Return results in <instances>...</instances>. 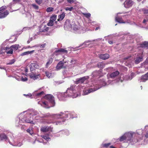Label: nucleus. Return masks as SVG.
<instances>
[{
	"instance_id": "47",
	"label": "nucleus",
	"mask_w": 148,
	"mask_h": 148,
	"mask_svg": "<svg viewBox=\"0 0 148 148\" xmlns=\"http://www.w3.org/2000/svg\"><path fill=\"white\" fill-rule=\"evenodd\" d=\"M33 28V27H24L22 30V31H25L26 30H29L31 29H32Z\"/></svg>"
},
{
	"instance_id": "48",
	"label": "nucleus",
	"mask_w": 148,
	"mask_h": 148,
	"mask_svg": "<svg viewBox=\"0 0 148 148\" xmlns=\"http://www.w3.org/2000/svg\"><path fill=\"white\" fill-rule=\"evenodd\" d=\"M140 11H143L145 14H148V9L142 8L140 10Z\"/></svg>"
},
{
	"instance_id": "49",
	"label": "nucleus",
	"mask_w": 148,
	"mask_h": 148,
	"mask_svg": "<svg viewBox=\"0 0 148 148\" xmlns=\"http://www.w3.org/2000/svg\"><path fill=\"white\" fill-rule=\"evenodd\" d=\"M6 51V47L1 48V50H0V54H4Z\"/></svg>"
},
{
	"instance_id": "52",
	"label": "nucleus",
	"mask_w": 148,
	"mask_h": 148,
	"mask_svg": "<svg viewBox=\"0 0 148 148\" xmlns=\"http://www.w3.org/2000/svg\"><path fill=\"white\" fill-rule=\"evenodd\" d=\"M53 8L52 7H48L47 8L46 11L47 12H50L53 11Z\"/></svg>"
},
{
	"instance_id": "6",
	"label": "nucleus",
	"mask_w": 148,
	"mask_h": 148,
	"mask_svg": "<svg viewBox=\"0 0 148 148\" xmlns=\"http://www.w3.org/2000/svg\"><path fill=\"white\" fill-rule=\"evenodd\" d=\"M68 97L76 98L78 96V94L74 86H72L68 88L66 92Z\"/></svg>"
},
{
	"instance_id": "30",
	"label": "nucleus",
	"mask_w": 148,
	"mask_h": 148,
	"mask_svg": "<svg viewBox=\"0 0 148 148\" xmlns=\"http://www.w3.org/2000/svg\"><path fill=\"white\" fill-rule=\"evenodd\" d=\"M63 68H65V66H64L63 61H60L57 64L56 67V69L57 70H59Z\"/></svg>"
},
{
	"instance_id": "15",
	"label": "nucleus",
	"mask_w": 148,
	"mask_h": 148,
	"mask_svg": "<svg viewBox=\"0 0 148 148\" xmlns=\"http://www.w3.org/2000/svg\"><path fill=\"white\" fill-rule=\"evenodd\" d=\"M11 136H10V138L9 139L8 138L7 136L4 133L1 134H0V141L5 140L7 142H8L10 144V142L12 141L11 137L13 136L12 134L10 133Z\"/></svg>"
},
{
	"instance_id": "51",
	"label": "nucleus",
	"mask_w": 148,
	"mask_h": 148,
	"mask_svg": "<svg viewBox=\"0 0 148 148\" xmlns=\"http://www.w3.org/2000/svg\"><path fill=\"white\" fill-rule=\"evenodd\" d=\"M136 134L138 135H140V134H141L143 133V130L141 129H139L138 130H137L136 131Z\"/></svg>"
},
{
	"instance_id": "12",
	"label": "nucleus",
	"mask_w": 148,
	"mask_h": 148,
	"mask_svg": "<svg viewBox=\"0 0 148 148\" xmlns=\"http://www.w3.org/2000/svg\"><path fill=\"white\" fill-rule=\"evenodd\" d=\"M89 78V76H86L82 77L77 78L76 79V81H75V83L76 84L83 83L85 82H86Z\"/></svg>"
},
{
	"instance_id": "17",
	"label": "nucleus",
	"mask_w": 148,
	"mask_h": 148,
	"mask_svg": "<svg viewBox=\"0 0 148 148\" xmlns=\"http://www.w3.org/2000/svg\"><path fill=\"white\" fill-rule=\"evenodd\" d=\"M52 129L53 128L51 127L45 126L41 127L40 130L43 132H52Z\"/></svg>"
},
{
	"instance_id": "2",
	"label": "nucleus",
	"mask_w": 148,
	"mask_h": 148,
	"mask_svg": "<svg viewBox=\"0 0 148 148\" xmlns=\"http://www.w3.org/2000/svg\"><path fill=\"white\" fill-rule=\"evenodd\" d=\"M136 132L130 131L125 133L119 138H116V140H119L120 142L123 141L124 142H129L131 144H133L142 140L141 138L140 139L136 138Z\"/></svg>"
},
{
	"instance_id": "40",
	"label": "nucleus",
	"mask_w": 148,
	"mask_h": 148,
	"mask_svg": "<svg viewBox=\"0 0 148 148\" xmlns=\"http://www.w3.org/2000/svg\"><path fill=\"white\" fill-rule=\"evenodd\" d=\"M34 51V50H32L30 51H27L26 52H25L21 54V55L22 56H23L25 55H27L29 54L32 53H33Z\"/></svg>"
},
{
	"instance_id": "59",
	"label": "nucleus",
	"mask_w": 148,
	"mask_h": 148,
	"mask_svg": "<svg viewBox=\"0 0 148 148\" xmlns=\"http://www.w3.org/2000/svg\"><path fill=\"white\" fill-rule=\"evenodd\" d=\"M136 25V27H143L141 24L140 23H136L134 22H133V25Z\"/></svg>"
},
{
	"instance_id": "34",
	"label": "nucleus",
	"mask_w": 148,
	"mask_h": 148,
	"mask_svg": "<svg viewBox=\"0 0 148 148\" xmlns=\"http://www.w3.org/2000/svg\"><path fill=\"white\" fill-rule=\"evenodd\" d=\"M13 52V50L10 47H6V51L5 52L8 54H12Z\"/></svg>"
},
{
	"instance_id": "39",
	"label": "nucleus",
	"mask_w": 148,
	"mask_h": 148,
	"mask_svg": "<svg viewBox=\"0 0 148 148\" xmlns=\"http://www.w3.org/2000/svg\"><path fill=\"white\" fill-rule=\"evenodd\" d=\"M95 40H88L85 41L83 43H82V44H80V45L78 47H77L76 48H78L79 47H80L82 46L83 45H87L86 44V43H88V42H91L92 41H94Z\"/></svg>"
},
{
	"instance_id": "11",
	"label": "nucleus",
	"mask_w": 148,
	"mask_h": 148,
	"mask_svg": "<svg viewBox=\"0 0 148 148\" xmlns=\"http://www.w3.org/2000/svg\"><path fill=\"white\" fill-rule=\"evenodd\" d=\"M50 116L51 115L49 113L43 114L41 112H39L35 117V119L38 121H41L42 120L43 118L47 117Z\"/></svg>"
},
{
	"instance_id": "26",
	"label": "nucleus",
	"mask_w": 148,
	"mask_h": 148,
	"mask_svg": "<svg viewBox=\"0 0 148 148\" xmlns=\"http://www.w3.org/2000/svg\"><path fill=\"white\" fill-rule=\"evenodd\" d=\"M30 70L31 71L34 70L36 69H38V65L36 63H32L29 66Z\"/></svg>"
},
{
	"instance_id": "9",
	"label": "nucleus",
	"mask_w": 148,
	"mask_h": 148,
	"mask_svg": "<svg viewBox=\"0 0 148 148\" xmlns=\"http://www.w3.org/2000/svg\"><path fill=\"white\" fill-rule=\"evenodd\" d=\"M6 8L5 6H3L0 8V19L4 18L5 17L9 14V11L8 10L4 11Z\"/></svg>"
},
{
	"instance_id": "60",
	"label": "nucleus",
	"mask_w": 148,
	"mask_h": 148,
	"mask_svg": "<svg viewBox=\"0 0 148 148\" xmlns=\"http://www.w3.org/2000/svg\"><path fill=\"white\" fill-rule=\"evenodd\" d=\"M63 135V134L62 133V131L60 132L59 133L56 134L55 135V136L57 137H59L60 136H62Z\"/></svg>"
},
{
	"instance_id": "33",
	"label": "nucleus",
	"mask_w": 148,
	"mask_h": 148,
	"mask_svg": "<svg viewBox=\"0 0 148 148\" xmlns=\"http://www.w3.org/2000/svg\"><path fill=\"white\" fill-rule=\"evenodd\" d=\"M65 13L63 12L59 15L58 16V21H62L64 18Z\"/></svg>"
},
{
	"instance_id": "61",
	"label": "nucleus",
	"mask_w": 148,
	"mask_h": 148,
	"mask_svg": "<svg viewBox=\"0 0 148 148\" xmlns=\"http://www.w3.org/2000/svg\"><path fill=\"white\" fill-rule=\"evenodd\" d=\"M27 77H22L21 78V81L23 82H25L27 80Z\"/></svg>"
},
{
	"instance_id": "45",
	"label": "nucleus",
	"mask_w": 148,
	"mask_h": 148,
	"mask_svg": "<svg viewBox=\"0 0 148 148\" xmlns=\"http://www.w3.org/2000/svg\"><path fill=\"white\" fill-rule=\"evenodd\" d=\"M62 132L63 134H64L66 136H68L70 134L69 131L67 130H62Z\"/></svg>"
},
{
	"instance_id": "42",
	"label": "nucleus",
	"mask_w": 148,
	"mask_h": 148,
	"mask_svg": "<svg viewBox=\"0 0 148 148\" xmlns=\"http://www.w3.org/2000/svg\"><path fill=\"white\" fill-rule=\"evenodd\" d=\"M15 61L16 60L15 59H13L7 62L6 64L7 65H12L14 63Z\"/></svg>"
},
{
	"instance_id": "62",
	"label": "nucleus",
	"mask_w": 148,
	"mask_h": 148,
	"mask_svg": "<svg viewBox=\"0 0 148 148\" xmlns=\"http://www.w3.org/2000/svg\"><path fill=\"white\" fill-rule=\"evenodd\" d=\"M73 7H70V8H69V7H66V8H64V9H65V10L66 11H68V10H69V11H71L73 9Z\"/></svg>"
},
{
	"instance_id": "50",
	"label": "nucleus",
	"mask_w": 148,
	"mask_h": 148,
	"mask_svg": "<svg viewBox=\"0 0 148 148\" xmlns=\"http://www.w3.org/2000/svg\"><path fill=\"white\" fill-rule=\"evenodd\" d=\"M82 14L85 16L86 18H89L91 16V14L90 13H83Z\"/></svg>"
},
{
	"instance_id": "19",
	"label": "nucleus",
	"mask_w": 148,
	"mask_h": 148,
	"mask_svg": "<svg viewBox=\"0 0 148 148\" xmlns=\"http://www.w3.org/2000/svg\"><path fill=\"white\" fill-rule=\"evenodd\" d=\"M135 76V73H132L130 75H125L123 76V80L128 81L131 80Z\"/></svg>"
},
{
	"instance_id": "25",
	"label": "nucleus",
	"mask_w": 148,
	"mask_h": 148,
	"mask_svg": "<svg viewBox=\"0 0 148 148\" xmlns=\"http://www.w3.org/2000/svg\"><path fill=\"white\" fill-rule=\"evenodd\" d=\"M58 53H67V51L64 49L60 48L56 50L54 52L53 54L54 55L57 56L59 54Z\"/></svg>"
},
{
	"instance_id": "53",
	"label": "nucleus",
	"mask_w": 148,
	"mask_h": 148,
	"mask_svg": "<svg viewBox=\"0 0 148 148\" xmlns=\"http://www.w3.org/2000/svg\"><path fill=\"white\" fill-rule=\"evenodd\" d=\"M142 23L145 25L147 23H148V17H146L144 19Z\"/></svg>"
},
{
	"instance_id": "41",
	"label": "nucleus",
	"mask_w": 148,
	"mask_h": 148,
	"mask_svg": "<svg viewBox=\"0 0 148 148\" xmlns=\"http://www.w3.org/2000/svg\"><path fill=\"white\" fill-rule=\"evenodd\" d=\"M111 144L110 143H103L101 145V148H106L108 147Z\"/></svg>"
},
{
	"instance_id": "32",
	"label": "nucleus",
	"mask_w": 148,
	"mask_h": 148,
	"mask_svg": "<svg viewBox=\"0 0 148 148\" xmlns=\"http://www.w3.org/2000/svg\"><path fill=\"white\" fill-rule=\"evenodd\" d=\"M118 14H125V16H126V18H127L130 17L131 16V15L132 14V12L131 11H130L127 12H119L118 13Z\"/></svg>"
},
{
	"instance_id": "29",
	"label": "nucleus",
	"mask_w": 148,
	"mask_h": 148,
	"mask_svg": "<svg viewBox=\"0 0 148 148\" xmlns=\"http://www.w3.org/2000/svg\"><path fill=\"white\" fill-rule=\"evenodd\" d=\"M49 28L47 27L46 25H42L41 26L39 30V32H46L49 30Z\"/></svg>"
},
{
	"instance_id": "13",
	"label": "nucleus",
	"mask_w": 148,
	"mask_h": 148,
	"mask_svg": "<svg viewBox=\"0 0 148 148\" xmlns=\"http://www.w3.org/2000/svg\"><path fill=\"white\" fill-rule=\"evenodd\" d=\"M58 98L60 101H64L65 99L68 97L66 92H58L56 94Z\"/></svg>"
},
{
	"instance_id": "44",
	"label": "nucleus",
	"mask_w": 148,
	"mask_h": 148,
	"mask_svg": "<svg viewBox=\"0 0 148 148\" xmlns=\"http://www.w3.org/2000/svg\"><path fill=\"white\" fill-rule=\"evenodd\" d=\"M27 131L31 135L33 136V135H34V134H33V130L32 128H29L27 130Z\"/></svg>"
},
{
	"instance_id": "1",
	"label": "nucleus",
	"mask_w": 148,
	"mask_h": 148,
	"mask_svg": "<svg viewBox=\"0 0 148 148\" xmlns=\"http://www.w3.org/2000/svg\"><path fill=\"white\" fill-rule=\"evenodd\" d=\"M77 117V115L74 112L64 111L60 112L57 114L51 115V117L55 119H59L56 122V124H62L63 123L67 118H73Z\"/></svg>"
},
{
	"instance_id": "23",
	"label": "nucleus",
	"mask_w": 148,
	"mask_h": 148,
	"mask_svg": "<svg viewBox=\"0 0 148 148\" xmlns=\"http://www.w3.org/2000/svg\"><path fill=\"white\" fill-rule=\"evenodd\" d=\"M124 59L125 60V61L128 62L130 65H132L134 64L133 58L131 56H129L125 57L124 58Z\"/></svg>"
},
{
	"instance_id": "58",
	"label": "nucleus",
	"mask_w": 148,
	"mask_h": 148,
	"mask_svg": "<svg viewBox=\"0 0 148 148\" xmlns=\"http://www.w3.org/2000/svg\"><path fill=\"white\" fill-rule=\"evenodd\" d=\"M144 137L146 138H148V131H146L145 133L143 134V137Z\"/></svg>"
},
{
	"instance_id": "28",
	"label": "nucleus",
	"mask_w": 148,
	"mask_h": 148,
	"mask_svg": "<svg viewBox=\"0 0 148 148\" xmlns=\"http://www.w3.org/2000/svg\"><path fill=\"white\" fill-rule=\"evenodd\" d=\"M148 80V72L145 75H143L141 77V79L140 80V82H145Z\"/></svg>"
},
{
	"instance_id": "7",
	"label": "nucleus",
	"mask_w": 148,
	"mask_h": 148,
	"mask_svg": "<svg viewBox=\"0 0 148 148\" xmlns=\"http://www.w3.org/2000/svg\"><path fill=\"white\" fill-rule=\"evenodd\" d=\"M45 94L44 92L43 91L39 92L36 91L33 93V95L29 93L27 95L24 94V95L26 96V97H29L30 98H32L34 97L35 99H37L38 98L41 97L42 96H43Z\"/></svg>"
},
{
	"instance_id": "64",
	"label": "nucleus",
	"mask_w": 148,
	"mask_h": 148,
	"mask_svg": "<svg viewBox=\"0 0 148 148\" xmlns=\"http://www.w3.org/2000/svg\"><path fill=\"white\" fill-rule=\"evenodd\" d=\"M26 15V17H27L30 18L31 17V14L29 12H26L25 14Z\"/></svg>"
},
{
	"instance_id": "36",
	"label": "nucleus",
	"mask_w": 148,
	"mask_h": 148,
	"mask_svg": "<svg viewBox=\"0 0 148 148\" xmlns=\"http://www.w3.org/2000/svg\"><path fill=\"white\" fill-rule=\"evenodd\" d=\"M105 64L103 62H99L97 63V66L99 68L103 69L105 66Z\"/></svg>"
},
{
	"instance_id": "27",
	"label": "nucleus",
	"mask_w": 148,
	"mask_h": 148,
	"mask_svg": "<svg viewBox=\"0 0 148 148\" xmlns=\"http://www.w3.org/2000/svg\"><path fill=\"white\" fill-rule=\"evenodd\" d=\"M92 76L93 77H100L101 75V72L99 71H96L92 73Z\"/></svg>"
},
{
	"instance_id": "35",
	"label": "nucleus",
	"mask_w": 148,
	"mask_h": 148,
	"mask_svg": "<svg viewBox=\"0 0 148 148\" xmlns=\"http://www.w3.org/2000/svg\"><path fill=\"white\" fill-rule=\"evenodd\" d=\"M140 47L142 48H148V42L145 41L140 45Z\"/></svg>"
},
{
	"instance_id": "10",
	"label": "nucleus",
	"mask_w": 148,
	"mask_h": 148,
	"mask_svg": "<svg viewBox=\"0 0 148 148\" xmlns=\"http://www.w3.org/2000/svg\"><path fill=\"white\" fill-rule=\"evenodd\" d=\"M74 22H71L68 19L66 20L65 22L64 28L66 30H71L72 29L73 25H74Z\"/></svg>"
},
{
	"instance_id": "3",
	"label": "nucleus",
	"mask_w": 148,
	"mask_h": 148,
	"mask_svg": "<svg viewBox=\"0 0 148 148\" xmlns=\"http://www.w3.org/2000/svg\"><path fill=\"white\" fill-rule=\"evenodd\" d=\"M22 123L34 124L33 118L30 114H28L27 110L23 112L18 115L16 121V126L19 127L22 125Z\"/></svg>"
},
{
	"instance_id": "5",
	"label": "nucleus",
	"mask_w": 148,
	"mask_h": 148,
	"mask_svg": "<svg viewBox=\"0 0 148 148\" xmlns=\"http://www.w3.org/2000/svg\"><path fill=\"white\" fill-rule=\"evenodd\" d=\"M107 84L104 79H100L96 83L93 84V88H89L84 92V95H87L90 93L93 92L101 88L102 86H104Z\"/></svg>"
},
{
	"instance_id": "16",
	"label": "nucleus",
	"mask_w": 148,
	"mask_h": 148,
	"mask_svg": "<svg viewBox=\"0 0 148 148\" xmlns=\"http://www.w3.org/2000/svg\"><path fill=\"white\" fill-rule=\"evenodd\" d=\"M134 3V0H126L123 4L125 8H128L132 7Z\"/></svg>"
},
{
	"instance_id": "22",
	"label": "nucleus",
	"mask_w": 148,
	"mask_h": 148,
	"mask_svg": "<svg viewBox=\"0 0 148 148\" xmlns=\"http://www.w3.org/2000/svg\"><path fill=\"white\" fill-rule=\"evenodd\" d=\"M119 14H118V13L116 14V16L115 17V21H116L119 23H125V22L123 20L122 17L121 16H119Z\"/></svg>"
},
{
	"instance_id": "31",
	"label": "nucleus",
	"mask_w": 148,
	"mask_h": 148,
	"mask_svg": "<svg viewBox=\"0 0 148 148\" xmlns=\"http://www.w3.org/2000/svg\"><path fill=\"white\" fill-rule=\"evenodd\" d=\"M109 57V55L108 53L102 54H100L99 56V57L100 58L104 60L108 59Z\"/></svg>"
},
{
	"instance_id": "43",
	"label": "nucleus",
	"mask_w": 148,
	"mask_h": 148,
	"mask_svg": "<svg viewBox=\"0 0 148 148\" xmlns=\"http://www.w3.org/2000/svg\"><path fill=\"white\" fill-rule=\"evenodd\" d=\"M19 45H13L11 46L10 47L13 50H17L19 47Z\"/></svg>"
},
{
	"instance_id": "20",
	"label": "nucleus",
	"mask_w": 148,
	"mask_h": 148,
	"mask_svg": "<svg viewBox=\"0 0 148 148\" xmlns=\"http://www.w3.org/2000/svg\"><path fill=\"white\" fill-rule=\"evenodd\" d=\"M27 110L28 114H30L31 116L32 117L34 116H36L39 113L33 109L28 110Z\"/></svg>"
},
{
	"instance_id": "14",
	"label": "nucleus",
	"mask_w": 148,
	"mask_h": 148,
	"mask_svg": "<svg viewBox=\"0 0 148 148\" xmlns=\"http://www.w3.org/2000/svg\"><path fill=\"white\" fill-rule=\"evenodd\" d=\"M41 136L43 139L48 142L51 140V138L52 137L53 135L51 132H48L45 133Z\"/></svg>"
},
{
	"instance_id": "63",
	"label": "nucleus",
	"mask_w": 148,
	"mask_h": 148,
	"mask_svg": "<svg viewBox=\"0 0 148 148\" xmlns=\"http://www.w3.org/2000/svg\"><path fill=\"white\" fill-rule=\"evenodd\" d=\"M148 64V59L147 58L146 60L143 63H142L143 65H146Z\"/></svg>"
},
{
	"instance_id": "37",
	"label": "nucleus",
	"mask_w": 148,
	"mask_h": 148,
	"mask_svg": "<svg viewBox=\"0 0 148 148\" xmlns=\"http://www.w3.org/2000/svg\"><path fill=\"white\" fill-rule=\"evenodd\" d=\"M72 29H73V30L75 32H77L79 30V27L74 22V25H73Z\"/></svg>"
},
{
	"instance_id": "8",
	"label": "nucleus",
	"mask_w": 148,
	"mask_h": 148,
	"mask_svg": "<svg viewBox=\"0 0 148 148\" xmlns=\"http://www.w3.org/2000/svg\"><path fill=\"white\" fill-rule=\"evenodd\" d=\"M136 58H135L134 62L136 64H138L143 61V52L141 51L136 53Z\"/></svg>"
},
{
	"instance_id": "4",
	"label": "nucleus",
	"mask_w": 148,
	"mask_h": 148,
	"mask_svg": "<svg viewBox=\"0 0 148 148\" xmlns=\"http://www.w3.org/2000/svg\"><path fill=\"white\" fill-rule=\"evenodd\" d=\"M45 98L48 101L49 103L47 101H39L38 102V104L45 108H49L55 106V102L54 97L52 95H46L45 97Z\"/></svg>"
},
{
	"instance_id": "54",
	"label": "nucleus",
	"mask_w": 148,
	"mask_h": 148,
	"mask_svg": "<svg viewBox=\"0 0 148 148\" xmlns=\"http://www.w3.org/2000/svg\"><path fill=\"white\" fill-rule=\"evenodd\" d=\"M56 18L57 16L54 15L51 17L50 19L52 21H54L56 20Z\"/></svg>"
},
{
	"instance_id": "38",
	"label": "nucleus",
	"mask_w": 148,
	"mask_h": 148,
	"mask_svg": "<svg viewBox=\"0 0 148 148\" xmlns=\"http://www.w3.org/2000/svg\"><path fill=\"white\" fill-rule=\"evenodd\" d=\"M36 141H37L38 142L40 143H42L44 145H45L47 143V142H44L43 141V140L42 139V138H38V139H36L34 141V142L33 143H34Z\"/></svg>"
},
{
	"instance_id": "24",
	"label": "nucleus",
	"mask_w": 148,
	"mask_h": 148,
	"mask_svg": "<svg viewBox=\"0 0 148 148\" xmlns=\"http://www.w3.org/2000/svg\"><path fill=\"white\" fill-rule=\"evenodd\" d=\"M119 74V73L118 71H116L112 73L109 75V77L108 75H107V77L108 79L111 78L113 79L116 77Z\"/></svg>"
},
{
	"instance_id": "57",
	"label": "nucleus",
	"mask_w": 148,
	"mask_h": 148,
	"mask_svg": "<svg viewBox=\"0 0 148 148\" xmlns=\"http://www.w3.org/2000/svg\"><path fill=\"white\" fill-rule=\"evenodd\" d=\"M32 7L35 10H38V6L35 4H32Z\"/></svg>"
},
{
	"instance_id": "21",
	"label": "nucleus",
	"mask_w": 148,
	"mask_h": 148,
	"mask_svg": "<svg viewBox=\"0 0 148 148\" xmlns=\"http://www.w3.org/2000/svg\"><path fill=\"white\" fill-rule=\"evenodd\" d=\"M11 138L12 141L11 142H10V144L12 146L20 147L23 145L22 142H17V143L15 142L14 140L13 136Z\"/></svg>"
},
{
	"instance_id": "55",
	"label": "nucleus",
	"mask_w": 148,
	"mask_h": 148,
	"mask_svg": "<svg viewBox=\"0 0 148 148\" xmlns=\"http://www.w3.org/2000/svg\"><path fill=\"white\" fill-rule=\"evenodd\" d=\"M54 21L50 20L49 22L47 23V25L49 26H52L53 25Z\"/></svg>"
},
{
	"instance_id": "46",
	"label": "nucleus",
	"mask_w": 148,
	"mask_h": 148,
	"mask_svg": "<svg viewBox=\"0 0 148 148\" xmlns=\"http://www.w3.org/2000/svg\"><path fill=\"white\" fill-rule=\"evenodd\" d=\"M53 61V59L52 58H50L48 60V61L47 62V63L46 65V66L47 68L48 66Z\"/></svg>"
},
{
	"instance_id": "18",
	"label": "nucleus",
	"mask_w": 148,
	"mask_h": 148,
	"mask_svg": "<svg viewBox=\"0 0 148 148\" xmlns=\"http://www.w3.org/2000/svg\"><path fill=\"white\" fill-rule=\"evenodd\" d=\"M30 78L34 80H36L40 79V74H36L34 72H32L30 74Z\"/></svg>"
},
{
	"instance_id": "56",
	"label": "nucleus",
	"mask_w": 148,
	"mask_h": 148,
	"mask_svg": "<svg viewBox=\"0 0 148 148\" xmlns=\"http://www.w3.org/2000/svg\"><path fill=\"white\" fill-rule=\"evenodd\" d=\"M46 76L49 78L51 77V73L49 72L48 71H46Z\"/></svg>"
}]
</instances>
